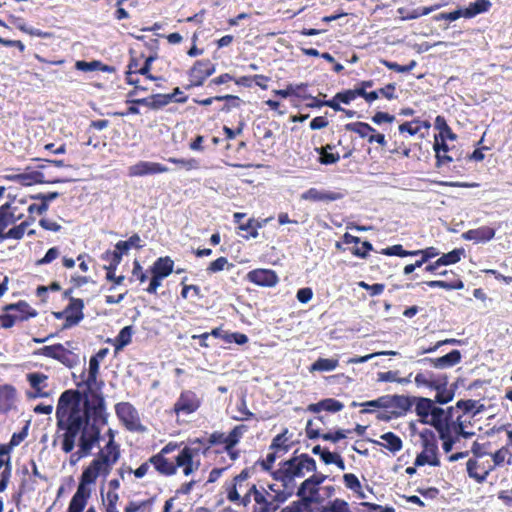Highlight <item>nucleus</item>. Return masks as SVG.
Masks as SVG:
<instances>
[{
  "mask_svg": "<svg viewBox=\"0 0 512 512\" xmlns=\"http://www.w3.org/2000/svg\"><path fill=\"white\" fill-rule=\"evenodd\" d=\"M321 406L324 411L328 412H339L343 409L344 405L342 402L334 399V398H325L321 400Z\"/></svg>",
  "mask_w": 512,
  "mask_h": 512,
  "instance_id": "nucleus-50",
  "label": "nucleus"
},
{
  "mask_svg": "<svg viewBox=\"0 0 512 512\" xmlns=\"http://www.w3.org/2000/svg\"><path fill=\"white\" fill-rule=\"evenodd\" d=\"M326 478L327 476L322 473L313 474L300 484L296 492V495H302L305 491L308 490V487L311 485L319 487V485H321L326 480Z\"/></svg>",
  "mask_w": 512,
  "mask_h": 512,
  "instance_id": "nucleus-32",
  "label": "nucleus"
},
{
  "mask_svg": "<svg viewBox=\"0 0 512 512\" xmlns=\"http://www.w3.org/2000/svg\"><path fill=\"white\" fill-rule=\"evenodd\" d=\"M10 475V457H8L6 462L2 458H0V492H3L7 488Z\"/></svg>",
  "mask_w": 512,
  "mask_h": 512,
  "instance_id": "nucleus-37",
  "label": "nucleus"
},
{
  "mask_svg": "<svg viewBox=\"0 0 512 512\" xmlns=\"http://www.w3.org/2000/svg\"><path fill=\"white\" fill-rule=\"evenodd\" d=\"M293 489L294 488H288V490H285V488H283V490L276 491L271 501H273V504L279 506V503H284L290 496H292Z\"/></svg>",
  "mask_w": 512,
  "mask_h": 512,
  "instance_id": "nucleus-63",
  "label": "nucleus"
},
{
  "mask_svg": "<svg viewBox=\"0 0 512 512\" xmlns=\"http://www.w3.org/2000/svg\"><path fill=\"white\" fill-rule=\"evenodd\" d=\"M495 236V230L488 226L477 229H471L462 234L465 240H473L475 242H487Z\"/></svg>",
  "mask_w": 512,
  "mask_h": 512,
  "instance_id": "nucleus-19",
  "label": "nucleus"
},
{
  "mask_svg": "<svg viewBox=\"0 0 512 512\" xmlns=\"http://www.w3.org/2000/svg\"><path fill=\"white\" fill-rule=\"evenodd\" d=\"M425 284L430 288H443L446 290H461L464 288V283L461 280H457L454 282L431 280L425 282Z\"/></svg>",
  "mask_w": 512,
  "mask_h": 512,
  "instance_id": "nucleus-35",
  "label": "nucleus"
},
{
  "mask_svg": "<svg viewBox=\"0 0 512 512\" xmlns=\"http://www.w3.org/2000/svg\"><path fill=\"white\" fill-rule=\"evenodd\" d=\"M383 64L390 70L396 71L398 73H407L410 72L413 68L416 67L417 62L415 60H412L407 65H399L396 62H390V61H383Z\"/></svg>",
  "mask_w": 512,
  "mask_h": 512,
  "instance_id": "nucleus-49",
  "label": "nucleus"
},
{
  "mask_svg": "<svg viewBox=\"0 0 512 512\" xmlns=\"http://www.w3.org/2000/svg\"><path fill=\"white\" fill-rule=\"evenodd\" d=\"M115 412L118 418L125 424L129 430H136L138 426V413L136 409L128 402H120L115 406Z\"/></svg>",
  "mask_w": 512,
  "mask_h": 512,
  "instance_id": "nucleus-10",
  "label": "nucleus"
},
{
  "mask_svg": "<svg viewBox=\"0 0 512 512\" xmlns=\"http://www.w3.org/2000/svg\"><path fill=\"white\" fill-rule=\"evenodd\" d=\"M173 266L174 262L170 257H160L152 266V274L158 275L164 279L172 273Z\"/></svg>",
  "mask_w": 512,
  "mask_h": 512,
  "instance_id": "nucleus-24",
  "label": "nucleus"
},
{
  "mask_svg": "<svg viewBox=\"0 0 512 512\" xmlns=\"http://www.w3.org/2000/svg\"><path fill=\"white\" fill-rule=\"evenodd\" d=\"M337 366L338 360L336 359L319 358L312 364L311 370L328 372L333 371Z\"/></svg>",
  "mask_w": 512,
  "mask_h": 512,
  "instance_id": "nucleus-38",
  "label": "nucleus"
},
{
  "mask_svg": "<svg viewBox=\"0 0 512 512\" xmlns=\"http://www.w3.org/2000/svg\"><path fill=\"white\" fill-rule=\"evenodd\" d=\"M247 279L263 287H273L278 283L277 274L270 269H255L247 274Z\"/></svg>",
  "mask_w": 512,
  "mask_h": 512,
  "instance_id": "nucleus-12",
  "label": "nucleus"
},
{
  "mask_svg": "<svg viewBox=\"0 0 512 512\" xmlns=\"http://www.w3.org/2000/svg\"><path fill=\"white\" fill-rule=\"evenodd\" d=\"M131 248L125 241H119L115 245V250L106 251V257H114L115 255L119 256V260L122 261L123 255L127 254Z\"/></svg>",
  "mask_w": 512,
  "mask_h": 512,
  "instance_id": "nucleus-54",
  "label": "nucleus"
},
{
  "mask_svg": "<svg viewBox=\"0 0 512 512\" xmlns=\"http://www.w3.org/2000/svg\"><path fill=\"white\" fill-rule=\"evenodd\" d=\"M320 512H351L348 503L342 499L329 501Z\"/></svg>",
  "mask_w": 512,
  "mask_h": 512,
  "instance_id": "nucleus-42",
  "label": "nucleus"
},
{
  "mask_svg": "<svg viewBox=\"0 0 512 512\" xmlns=\"http://www.w3.org/2000/svg\"><path fill=\"white\" fill-rule=\"evenodd\" d=\"M288 470V475L291 476L292 486H295V478H300L305 475V472H316L317 466L315 460L308 454H301L294 456L284 461Z\"/></svg>",
  "mask_w": 512,
  "mask_h": 512,
  "instance_id": "nucleus-2",
  "label": "nucleus"
},
{
  "mask_svg": "<svg viewBox=\"0 0 512 512\" xmlns=\"http://www.w3.org/2000/svg\"><path fill=\"white\" fill-rule=\"evenodd\" d=\"M247 429L248 428L246 425L235 426L231 430V432L228 435H226L225 450L229 451V450L233 449V447L238 444V442L240 441V438L247 431Z\"/></svg>",
  "mask_w": 512,
  "mask_h": 512,
  "instance_id": "nucleus-29",
  "label": "nucleus"
},
{
  "mask_svg": "<svg viewBox=\"0 0 512 512\" xmlns=\"http://www.w3.org/2000/svg\"><path fill=\"white\" fill-rule=\"evenodd\" d=\"M215 72V66L210 60L196 61L190 70L191 83L186 87L189 89L192 86H202L206 78Z\"/></svg>",
  "mask_w": 512,
  "mask_h": 512,
  "instance_id": "nucleus-6",
  "label": "nucleus"
},
{
  "mask_svg": "<svg viewBox=\"0 0 512 512\" xmlns=\"http://www.w3.org/2000/svg\"><path fill=\"white\" fill-rule=\"evenodd\" d=\"M168 167L150 161H139L128 168V175L130 177H143L147 175H154L168 172Z\"/></svg>",
  "mask_w": 512,
  "mask_h": 512,
  "instance_id": "nucleus-8",
  "label": "nucleus"
},
{
  "mask_svg": "<svg viewBox=\"0 0 512 512\" xmlns=\"http://www.w3.org/2000/svg\"><path fill=\"white\" fill-rule=\"evenodd\" d=\"M88 485L89 484L79 482L76 493L72 498L87 503V500L91 495V489Z\"/></svg>",
  "mask_w": 512,
  "mask_h": 512,
  "instance_id": "nucleus-55",
  "label": "nucleus"
},
{
  "mask_svg": "<svg viewBox=\"0 0 512 512\" xmlns=\"http://www.w3.org/2000/svg\"><path fill=\"white\" fill-rule=\"evenodd\" d=\"M345 129L347 131L357 133L362 138L369 137L370 133L375 132V129L371 125H369L368 123H365V122L347 123L345 125Z\"/></svg>",
  "mask_w": 512,
  "mask_h": 512,
  "instance_id": "nucleus-31",
  "label": "nucleus"
},
{
  "mask_svg": "<svg viewBox=\"0 0 512 512\" xmlns=\"http://www.w3.org/2000/svg\"><path fill=\"white\" fill-rule=\"evenodd\" d=\"M415 412L420 417L422 424L428 423V419L435 407L434 401L426 397H415Z\"/></svg>",
  "mask_w": 512,
  "mask_h": 512,
  "instance_id": "nucleus-17",
  "label": "nucleus"
},
{
  "mask_svg": "<svg viewBox=\"0 0 512 512\" xmlns=\"http://www.w3.org/2000/svg\"><path fill=\"white\" fill-rule=\"evenodd\" d=\"M419 436L421 438L423 451L429 453L430 455L438 453V444L434 431L426 428L419 433Z\"/></svg>",
  "mask_w": 512,
  "mask_h": 512,
  "instance_id": "nucleus-22",
  "label": "nucleus"
},
{
  "mask_svg": "<svg viewBox=\"0 0 512 512\" xmlns=\"http://www.w3.org/2000/svg\"><path fill=\"white\" fill-rule=\"evenodd\" d=\"M16 221H18V218H16L15 213H0V239H8L5 236V229Z\"/></svg>",
  "mask_w": 512,
  "mask_h": 512,
  "instance_id": "nucleus-45",
  "label": "nucleus"
},
{
  "mask_svg": "<svg viewBox=\"0 0 512 512\" xmlns=\"http://www.w3.org/2000/svg\"><path fill=\"white\" fill-rule=\"evenodd\" d=\"M272 477L274 480L281 482L285 490L293 488L291 476L288 475V470L286 465H284V461L280 463V468L272 473Z\"/></svg>",
  "mask_w": 512,
  "mask_h": 512,
  "instance_id": "nucleus-33",
  "label": "nucleus"
},
{
  "mask_svg": "<svg viewBox=\"0 0 512 512\" xmlns=\"http://www.w3.org/2000/svg\"><path fill=\"white\" fill-rule=\"evenodd\" d=\"M47 379L48 377L43 373L34 372L27 374V380L30 386L34 389V392H28L27 396L29 398L48 397L49 393L43 391V388L47 386V384L45 383Z\"/></svg>",
  "mask_w": 512,
  "mask_h": 512,
  "instance_id": "nucleus-15",
  "label": "nucleus"
},
{
  "mask_svg": "<svg viewBox=\"0 0 512 512\" xmlns=\"http://www.w3.org/2000/svg\"><path fill=\"white\" fill-rule=\"evenodd\" d=\"M426 424L434 428L447 424L444 409L435 406Z\"/></svg>",
  "mask_w": 512,
  "mask_h": 512,
  "instance_id": "nucleus-43",
  "label": "nucleus"
},
{
  "mask_svg": "<svg viewBox=\"0 0 512 512\" xmlns=\"http://www.w3.org/2000/svg\"><path fill=\"white\" fill-rule=\"evenodd\" d=\"M453 431L457 434V437H463L465 439H469L474 436V432H468L465 430V425L462 420V416H458L456 420L452 423Z\"/></svg>",
  "mask_w": 512,
  "mask_h": 512,
  "instance_id": "nucleus-51",
  "label": "nucleus"
},
{
  "mask_svg": "<svg viewBox=\"0 0 512 512\" xmlns=\"http://www.w3.org/2000/svg\"><path fill=\"white\" fill-rule=\"evenodd\" d=\"M172 102L169 94H154L151 96V109L158 110Z\"/></svg>",
  "mask_w": 512,
  "mask_h": 512,
  "instance_id": "nucleus-48",
  "label": "nucleus"
},
{
  "mask_svg": "<svg viewBox=\"0 0 512 512\" xmlns=\"http://www.w3.org/2000/svg\"><path fill=\"white\" fill-rule=\"evenodd\" d=\"M35 221V218L30 216L27 220L23 221L22 223H20L19 225L17 226H14L12 227L11 229H9L5 236L8 237V239H15V240H20L23 238L24 234H25V231L26 229L31 225L33 224Z\"/></svg>",
  "mask_w": 512,
  "mask_h": 512,
  "instance_id": "nucleus-30",
  "label": "nucleus"
},
{
  "mask_svg": "<svg viewBox=\"0 0 512 512\" xmlns=\"http://www.w3.org/2000/svg\"><path fill=\"white\" fill-rule=\"evenodd\" d=\"M104 454H108L112 462H117L120 457V451L118 445L115 444L114 440L109 439V442L105 446Z\"/></svg>",
  "mask_w": 512,
  "mask_h": 512,
  "instance_id": "nucleus-60",
  "label": "nucleus"
},
{
  "mask_svg": "<svg viewBox=\"0 0 512 512\" xmlns=\"http://www.w3.org/2000/svg\"><path fill=\"white\" fill-rule=\"evenodd\" d=\"M86 404L88 409L85 412L89 413L90 417L92 416L93 418L91 423H95L96 425L98 422H101L102 424L107 423V414L105 412V401L103 397L96 396L92 405H90L88 401H86Z\"/></svg>",
  "mask_w": 512,
  "mask_h": 512,
  "instance_id": "nucleus-16",
  "label": "nucleus"
},
{
  "mask_svg": "<svg viewBox=\"0 0 512 512\" xmlns=\"http://www.w3.org/2000/svg\"><path fill=\"white\" fill-rule=\"evenodd\" d=\"M101 438V432L98 425L95 423H90V425L86 426L82 431L79 437L78 447L81 453L90 455L93 447L99 443Z\"/></svg>",
  "mask_w": 512,
  "mask_h": 512,
  "instance_id": "nucleus-5",
  "label": "nucleus"
},
{
  "mask_svg": "<svg viewBox=\"0 0 512 512\" xmlns=\"http://www.w3.org/2000/svg\"><path fill=\"white\" fill-rule=\"evenodd\" d=\"M100 367V361H98L96 358L91 357L89 360V370H88V377L85 381L88 388H91L97 379V374L99 372Z\"/></svg>",
  "mask_w": 512,
  "mask_h": 512,
  "instance_id": "nucleus-44",
  "label": "nucleus"
},
{
  "mask_svg": "<svg viewBox=\"0 0 512 512\" xmlns=\"http://www.w3.org/2000/svg\"><path fill=\"white\" fill-rule=\"evenodd\" d=\"M384 255L387 256H399V257H407V250H404L402 245L396 244L390 247H387L382 250L381 252Z\"/></svg>",
  "mask_w": 512,
  "mask_h": 512,
  "instance_id": "nucleus-62",
  "label": "nucleus"
},
{
  "mask_svg": "<svg viewBox=\"0 0 512 512\" xmlns=\"http://www.w3.org/2000/svg\"><path fill=\"white\" fill-rule=\"evenodd\" d=\"M84 302L82 299L70 297L69 305L66 307L64 328L77 325L83 318Z\"/></svg>",
  "mask_w": 512,
  "mask_h": 512,
  "instance_id": "nucleus-11",
  "label": "nucleus"
},
{
  "mask_svg": "<svg viewBox=\"0 0 512 512\" xmlns=\"http://www.w3.org/2000/svg\"><path fill=\"white\" fill-rule=\"evenodd\" d=\"M361 405L365 407V409L362 411L363 413L371 412L370 408L387 409V395L381 396L375 400L364 402Z\"/></svg>",
  "mask_w": 512,
  "mask_h": 512,
  "instance_id": "nucleus-52",
  "label": "nucleus"
},
{
  "mask_svg": "<svg viewBox=\"0 0 512 512\" xmlns=\"http://www.w3.org/2000/svg\"><path fill=\"white\" fill-rule=\"evenodd\" d=\"M262 223L256 222L254 219H249L247 223L240 224L239 229L249 232L250 236L256 238L258 236V229L262 227Z\"/></svg>",
  "mask_w": 512,
  "mask_h": 512,
  "instance_id": "nucleus-56",
  "label": "nucleus"
},
{
  "mask_svg": "<svg viewBox=\"0 0 512 512\" xmlns=\"http://www.w3.org/2000/svg\"><path fill=\"white\" fill-rule=\"evenodd\" d=\"M81 393L78 390H65L58 399L56 408V419H62L68 417L70 411L80 412Z\"/></svg>",
  "mask_w": 512,
  "mask_h": 512,
  "instance_id": "nucleus-4",
  "label": "nucleus"
},
{
  "mask_svg": "<svg viewBox=\"0 0 512 512\" xmlns=\"http://www.w3.org/2000/svg\"><path fill=\"white\" fill-rule=\"evenodd\" d=\"M225 266L233 267V264H228V260L226 257H219L216 260L212 261L207 268V271L210 273H216L222 271Z\"/></svg>",
  "mask_w": 512,
  "mask_h": 512,
  "instance_id": "nucleus-57",
  "label": "nucleus"
},
{
  "mask_svg": "<svg viewBox=\"0 0 512 512\" xmlns=\"http://www.w3.org/2000/svg\"><path fill=\"white\" fill-rule=\"evenodd\" d=\"M13 179L24 186H29L34 183L55 184V183H66V182L70 181L69 179H62V178H56L53 180H45L44 174L41 171H32L30 173H21V174L15 175L13 177Z\"/></svg>",
  "mask_w": 512,
  "mask_h": 512,
  "instance_id": "nucleus-13",
  "label": "nucleus"
},
{
  "mask_svg": "<svg viewBox=\"0 0 512 512\" xmlns=\"http://www.w3.org/2000/svg\"><path fill=\"white\" fill-rule=\"evenodd\" d=\"M432 389L436 390V392H437L434 402H436L438 404H441V405L446 404L454 398V390L447 389L446 382H444V383L436 382Z\"/></svg>",
  "mask_w": 512,
  "mask_h": 512,
  "instance_id": "nucleus-27",
  "label": "nucleus"
},
{
  "mask_svg": "<svg viewBox=\"0 0 512 512\" xmlns=\"http://www.w3.org/2000/svg\"><path fill=\"white\" fill-rule=\"evenodd\" d=\"M286 441H287V438L285 437V433L278 434L272 440L270 449L276 450V451L283 450L284 452H287L289 450V446L285 445Z\"/></svg>",
  "mask_w": 512,
  "mask_h": 512,
  "instance_id": "nucleus-59",
  "label": "nucleus"
},
{
  "mask_svg": "<svg viewBox=\"0 0 512 512\" xmlns=\"http://www.w3.org/2000/svg\"><path fill=\"white\" fill-rule=\"evenodd\" d=\"M464 253L463 248L454 249L438 258V264H442V266L455 264L461 260Z\"/></svg>",
  "mask_w": 512,
  "mask_h": 512,
  "instance_id": "nucleus-34",
  "label": "nucleus"
},
{
  "mask_svg": "<svg viewBox=\"0 0 512 512\" xmlns=\"http://www.w3.org/2000/svg\"><path fill=\"white\" fill-rule=\"evenodd\" d=\"M2 309L4 312L18 311L20 315L17 317L21 321L28 320L29 318L37 316V311L32 309L26 301L7 304Z\"/></svg>",
  "mask_w": 512,
  "mask_h": 512,
  "instance_id": "nucleus-20",
  "label": "nucleus"
},
{
  "mask_svg": "<svg viewBox=\"0 0 512 512\" xmlns=\"http://www.w3.org/2000/svg\"><path fill=\"white\" fill-rule=\"evenodd\" d=\"M149 462L160 474L171 476L176 473V466L162 456V454L153 455L149 458Z\"/></svg>",
  "mask_w": 512,
  "mask_h": 512,
  "instance_id": "nucleus-21",
  "label": "nucleus"
},
{
  "mask_svg": "<svg viewBox=\"0 0 512 512\" xmlns=\"http://www.w3.org/2000/svg\"><path fill=\"white\" fill-rule=\"evenodd\" d=\"M253 497L254 501L261 505L259 511L255 510L254 512H275L278 509V506L273 504V501L268 500L260 491Z\"/></svg>",
  "mask_w": 512,
  "mask_h": 512,
  "instance_id": "nucleus-39",
  "label": "nucleus"
},
{
  "mask_svg": "<svg viewBox=\"0 0 512 512\" xmlns=\"http://www.w3.org/2000/svg\"><path fill=\"white\" fill-rule=\"evenodd\" d=\"M415 402V396L387 395V409H393L391 414L398 418L411 410Z\"/></svg>",
  "mask_w": 512,
  "mask_h": 512,
  "instance_id": "nucleus-7",
  "label": "nucleus"
},
{
  "mask_svg": "<svg viewBox=\"0 0 512 512\" xmlns=\"http://www.w3.org/2000/svg\"><path fill=\"white\" fill-rule=\"evenodd\" d=\"M200 406V401L192 391H184L174 404V411L177 415H189L195 412Z\"/></svg>",
  "mask_w": 512,
  "mask_h": 512,
  "instance_id": "nucleus-9",
  "label": "nucleus"
},
{
  "mask_svg": "<svg viewBox=\"0 0 512 512\" xmlns=\"http://www.w3.org/2000/svg\"><path fill=\"white\" fill-rule=\"evenodd\" d=\"M101 259L109 262V265L104 266V269L106 270V279L108 281L114 282L115 285H121L125 277L123 275H115V271L117 270L118 265L121 263L119 256L115 255L114 257H106V253H103Z\"/></svg>",
  "mask_w": 512,
  "mask_h": 512,
  "instance_id": "nucleus-18",
  "label": "nucleus"
},
{
  "mask_svg": "<svg viewBox=\"0 0 512 512\" xmlns=\"http://www.w3.org/2000/svg\"><path fill=\"white\" fill-rule=\"evenodd\" d=\"M36 355H43L58 360L66 367L72 368L79 363V356L66 349L62 344L44 346L35 352Z\"/></svg>",
  "mask_w": 512,
  "mask_h": 512,
  "instance_id": "nucleus-3",
  "label": "nucleus"
},
{
  "mask_svg": "<svg viewBox=\"0 0 512 512\" xmlns=\"http://www.w3.org/2000/svg\"><path fill=\"white\" fill-rule=\"evenodd\" d=\"M97 464V462H91L90 465L84 469L80 478V482L92 484L96 481L97 477L101 473L99 468H97Z\"/></svg>",
  "mask_w": 512,
  "mask_h": 512,
  "instance_id": "nucleus-36",
  "label": "nucleus"
},
{
  "mask_svg": "<svg viewBox=\"0 0 512 512\" xmlns=\"http://www.w3.org/2000/svg\"><path fill=\"white\" fill-rule=\"evenodd\" d=\"M318 154H319L318 161L323 165L335 164L340 159V156L338 153L325 152V153H318Z\"/></svg>",
  "mask_w": 512,
  "mask_h": 512,
  "instance_id": "nucleus-64",
  "label": "nucleus"
},
{
  "mask_svg": "<svg viewBox=\"0 0 512 512\" xmlns=\"http://www.w3.org/2000/svg\"><path fill=\"white\" fill-rule=\"evenodd\" d=\"M132 335H133V327L132 326L129 325V326L123 327L114 340L115 350L120 351L124 347H126L128 344H130L131 340H132Z\"/></svg>",
  "mask_w": 512,
  "mask_h": 512,
  "instance_id": "nucleus-28",
  "label": "nucleus"
},
{
  "mask_svg": "<svg viewBox=\"0 0 512 512\" xmlns=\"http://www.w3.org/2000/svg\"><path fill=\"white\" fill-rule=\"evenodd\" d=\"M90 415L87 412L78 413L77 411H70L68 417L57 419V427L59 430H64L62 436L76 440L78 435H81L86 426L90 425Z\"/></svg>",
  "mask_w": 512,
  "mask_h": 512,
  "instance_id": "nucleus-1",
  "label": "nucleus"
},
{
  "mask_svg": "<svg viewBox=\"0 0 512 512\" xmlns=\"http://www.w3.org/2000/svg\"><path fill=\"white\" fill-rule=\"evenodd\" d=\"M491 2L489 0H476L473 3H470L468 7L465 8L464 17L472 18L478 14L487 12L491 7Z\"/></svg>",
  "mask_w": 512,
  "mask_h": 512,
  "instance_id": "nucleus-26",
  "label": "nucleus"
},
{
  "mask_svg": "<svg viewBox=\"0 0 512 512\" xmlns=\"http://www.w3.org/2000/svg\"><path fill=\"white\" fill-rule=\"evenodd\" d=\"M462 355L459 350H452L444 356L435 358L434 368L446 369L457 365L461 361Z\"/></svg>",
  "mask_w": 512,
  "mask_h": 512,
  "instance_id": "nucleus-23",
  "label": "nucleus"
},
{
  "mask_svg": "<svg viewBox=\"0 0 512 512\" xmlns=\"http://www.w3.org/2000/svg\"><path fill=\"white\" fill-rule=\"evenodd\" d=\"M467 473L470 478H473L478 483H483L486 481L487 476L489 475V471H485L483 474H479L476 471V468L478 466V463L474 459H469L467 461Z\"/></svg>",
  "mask_w": 512,
  "mask_h": 512,
  "instance_id": "nucleus-41",
  "label": "nucleus"
},
{
  "mask_svg": "<svg viewBox=\"0 0 512 512\" xmlns=\"http://www.w3.org/2000/svg\"><path fill=\"white\" fill-rule=\"evenodd\" d=\"M304 494L305 492L302 495H297L299 499L286 506L283 512H304L309 510L311 505L308 503V500L304 498Z\"/></svg>",
  "mask_w": 512,
  "mask_h": 512,
  "instance_id": "nucleus-40",
  "label": "nucleus"
},
{
  "mask_svg": "<svg viewBox=\"0 0 512 512\" xmlns=\"http://www.w3.org/2000/svg\"><path fill=\"white\" fill-rule=\"evenodd\" d=\"M343 480L347 488L354 492H358L361 489V483L356 475L352 473H346L343 475Z\"/></svg>",
  "mask_w": 512,
  "mask_h": 512,
  "instance_id": "nucleus-58",
  "label": "nucleus"
},
{
  "mask_svg": "<svg viewBox=\"0 0 512 512\" xmlns=\"http://www.w3.org/2000/svg\"><path fill=\"white\" fill-rule=\"evenodd\" d=\"M343 198V194L339 192L318 190L310 188L301 194V199L313 202H332Z\"/></svg>",
  "mask_w": 512,
  "mask_h": 512,
  "instance_id": "nucleus-14",
  "label": "nucleus"
},
{
  "mask_svg": "<svg viewBox=\"0 0 512 512\" xmlns=\"http://www.w3.org/2000/svg\"><path fill=\"white\" fill-rule=\"evenodd\" d=\"M383 441H385V444H382L379 441H375L377 445L384 446L386 449H388L392 453H396L400 451L403 447L402 440L399 436L394 434L393 432H387L381 435L380 437Z\"/></svg>",
  "mask_w": 512,
  "mask_h": 512,
  "instance_id": "nucleus-25",
  "label": "nucleus"
},
{
  "mask_svg": "<svg viewBox=\"0 0 512 512\" xmlns=\"http://www.w3.org/2000/svg\"><path fill=\"white\" fill-rule=\"evenodd\" d=\"M92 462H97V468H99V470L104 474H108L111 466L115 463L112 462V459L109 458L108 454H104L103 450L99 453L98 458L94 459Z\"/></svg>",
  "mask_w": 512,
  "mask_h": 512,
  "instance_id": "nucleus-47",
  "label": "nucleus"
},
{
  "mask_svg": "<svg viewBox=\"0 0 512 512\" xmlns=\"http://www.w3.org/2000/svg\"><path fill=\"white\" fill-rule=\"evenodd\" d=\"M194 456V450L188 446H185L176 457V468L183 465L192 464Z\"/></svg>",
  "mask_w": 512,
  "mask_h": 512,
  "instance_id": "nucleus-46",
  "label": "nucleus"
},
{
  "mask_svg": "<svg viewBox=\"0 0 512 512\" xmlns=\"http://www.w3.org/2000/svg\"><path fill=\"white\" fill-rule=\"evenodd\" d=\"M304 498L308 500L310 505L320 503L322 501V497L320 495L319 487L314 485L309 486L308 490L305 491Z\"/></svg>",
  "mask_w": 512,
  "mask_h": 512,
  "instance_id": "nucleus-53",
  "label": "nucleus"
},
{
  "mask_svg": "<svg viewBox=\"0 0 512 512\" xmlns=\"http://www.w3.org/2000/svg\"><path fill=\"white\" fill-rule=\"evenodd\" d=\"M168 161L171 162V163H174V164L182 165V166H184L188 170H190V169H197L199 167V162L196 159H194V158H191V159H179V158L170 157L168 159Z\"/></svg>",
  "mask_w": 512,
  "mask_h": 512,
  "instance_id": "nucleus-61",
  "label": "nucleus"
}]
</instances>
